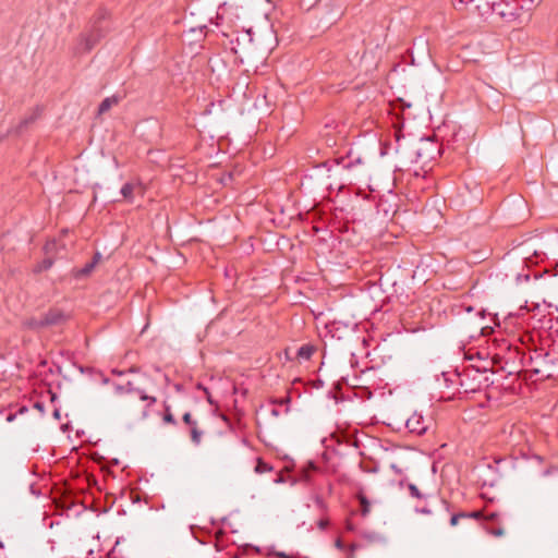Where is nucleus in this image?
I'll use <instances>...</instances> for the list:
<instances>
[{"mask_svg": "<svg viewBox=\"0 0 558 558\" xmlns=\"http://www.w3.org/2000/svg\"><path fill=\"white\" fill-rule=\"evenodd\" d=\"M408 489H409V493L410 495L413 497V498H417V499H423V498H426L421 492L420 489L417 488L416 485L414 484H409L408 485Z\"/></svg>", "mask_w": 558, "mask_h": 558, "instance_id": "6ab92c4d", "label": "nucleus"}, {"mask_svg": "<svg viewBox=\"0 0 558 558\" xmlns=\"http://www.w3.org/2000/svg\"><path fill=\"white\" fill-rule=\"evenodd\" d=\"M110 31L109 13L99 9L89 22V26L83 33L75 48L77 53L89 52Z\"/></svg>", "mask_w": 558, "mask_h": 558, "instance_id": "f257e3e1", "label": "nucleus"}, {"mask_svg": "<svg viewBox=\"0 0 558 558\" xmlns=\"http://www.w3.org/2000/svg\"><path fill=\"white\" fill-rule=\"evenodd\" d=\"M487 532L489 534H492L493 536H496V537H500V536H502L505 534V530L500 525V523L498 524V526L487 529Z\"/></svg>", "mask_w": 558, "mask_h": 558, "instance_id": "aec40b11", "label": "nucleus"}, {"mask_svg": "<svg viewBox=\"0 0 558 558\" xmlns=\"http://www.w3.org/2000/svg\"><path fill=\"white\" fill-rule=\"evenodd\" d=\"M313 353L314 348L312 345L304 344L298 350V357L302 360H310Z\"/></svg>", "mask_w": 558, "mask_h": 558, "instance_id": "4468645a", "label": "nucleus"}, {"mask_svg": "<svg viewBox=\"0 0 558 558\" xmlns=\"http://www.w3.org/2000/svg\"><path fill=\"white\" fill-rule=\"evenodd\" d=\"M112 373H113V374H117V375H119V376H122V375H124L126 372H125V371H117V369H113V371H112Z\"/></svg>", "mask_w": 558, "mask_h": 558, "instance_id": "7c9ffc66", "label": "nucleus"}, {"mask_svg": "<svg viewBox=\"0 0 558 558\" xmlns=\"http://www.w3.org/2000/svg\"><path fill=\"white\" fill-rule=\"evenodd\" d=\"M118 102L119 98L116 96L105 98L98 107V113L102 114L107 112L112 106L117 105Z\"/></svg>", "mask_w": 558, "mask_h": 558, "instance_id": "f8f14e48", "label": "nucleus"}, {"mask_svg": "<svg viewBox=\"0 0 558 558\" xmlns=\"http://www.w3.org/2000/svg\"><path fill=\"white\" fill-rule=\"evenodd\" d=\"M339 163L342 166L343 170L352 172L354 178L363 174L364 160L361 157L352 158V155L349 154L347 158H342Z\"/></svg>", "mask_w": 558, "mask_h": 558, "instance_id": "6e6552de", "label": "nucleus"}, {"mask_svg": "<svg viewBox=\"0 0 558 558\" xmlns=\"http://www.w3.org/2000/svg\"><path fill=\"white\" fill-rule=\"evenodd\" d=\"M52 265H53L52 258H49V257L45 258L36 265V267L34 268V271L41 272V271L48 270L52 267Z\"/></svg>", "mask_w": 558, "mask_h": 558, "instance_id": "dca6fc26", "label": "nucleus"}, {"mask_svg": "<svg viewBox=\"0 0 558 558\" xmlns=\"http://www.w3.org/2000/svg\"><path fill=\"white\" fill-rule=\"evenodd\" d=\"M128 372H129V373H134V372H136V369L132 367V368H130Z\"/></svg>", "mask_w": 558, "mask_h": 558, "instance_id": "f704fd0d", "label": "nucleus"}, {"mask_svg": "<svg viewBox=\"0 0 558 558\" xmlns=\"http://www.w3.org/2000/svg\"><path fill=\"white\" fill-rule=\"evenodd\" d=\"M53 415H54V417L58 418L60 416L59 410H54Z\"/></svg>", "mask_w": 558, "mask_h": 558, "instance_id": "473e14b6", "label": "nucleus"}, {"mask_svg": "<svg viewBox=\"0 0 558 558\" xmlns=\"http://www.w3.org/2000/svg\"><path fill=\"white\" fill-rule=\"evenodd\" d=\"M183 422L190 426L191 440L195 446L202 441L203 432L198 428L197 422L192 417L190 412L183 414Z\"/></svg>", "mask_w": 558, "mask_h": 558, "instance_id": "1a4fd4ad", "label": "nucleus"}, {"mask_svg": "<svg viewBox=\"0 0 558 558\" xmlns=\"http://www.w3.org/2000/svg\"><path fill=\"white\" fill-rule=\"evenodd\" d=\"M449 502L445 499L434 497L433 502L429 506H425L422 508H416V512L423 514H432L433 512L439 513L442 518H445L449 513Z\"/></svg>", "mask_w": 558, "mask_h": 558, "instance_id": "0eeeda50", "label": "nucleus"}, {"mask_svg": "<svg viewBox=\"0 0 558 558\" xmlns=\"http://www.w3.org/2000/svg\"><path fill=\"white\" fill-rule=\"evenodd\" d=\"M37 116H38V113L36 111V112L32 113L28 118H25L21 122L20 129H23V128L27 126L29 123H33L36 120Z\"/></svg>", "mask_w": 558, "mask_h": 558, "instance_id": "4be33fe9", "label": "nucleus"}, {"mask_svg": "<svg viewBox=\"0 0 558 558\" xmlns=\"http://www.w3.org/2000/svg\"><path fill=\"white\" fill-rule=\"evenodd\" d=\"M509 9V4L492 2V11L499 15L500 17L505 19L506 21H512L517 17V14Z\"/></svg>", "mask_w": 558, "mask_h": 558, "instance_id": "9d476101", "label": "nucleus"}, {"mask_svg": "<svg viewBox=\"0 0 558 558\" xmlns=\"http://www.w3.org/2000/svg\"><path fill=\"white\" fill-rule=\"evenodd\" d=\"M357 498L361 504V513L363 517H366L369 513L371 504L362 493L357 495Z\"/></svg>", "mask_w": 558, "mask_h": 558, "instance_id": "2eb2a0df", "label": "nucleus"}, {"mask_svg": "<svg viewBox=\"0 0 558 558\" xmlns=\"http://www.w3.org/2000/svg\"><path fill=\"white\" fill-rule=\"evenodd\" d=\"M270 555L277 557V558H294L291 555L286 554L284 551H271Z\"/></svg>", "mask_w": 558, "mask_h": 558, "instance_id": "5701e85b", "label": "nucleus"}, {"mask_svg": "<svg viewBox=\"0 0 558 558\" xmlns=\"http://www.w3.org/2000/svg\"><path fill=\"white\" fill-rule=\"evenodd\" d=\"M498 518H499V514L497 512H490L489 514H487L486 520L494 521L499 524L500 522L498 521Z\"/></svg>", "mask_w": 558, "mask_h": 558, "instance_id": "b1692460", "label": "nucleus"}, {"mask_svg": "<svg viewBox=\"0 0 558 558\" xmlns=\"http://www.w3.org/2000/svg\"><path fill=\"white\" fill-rule=\"evenodd\" d=\"M35 407H36L37 409H39V410H41V409H43V404H41V403H39V402H37V403L35 404Z\"/></svg>", "mask_w": 558, "mask_h": 558, "instance_id": "72a5a7b5", "label": "nucleus"}, {"mask_svg": "<svg viewBox=\"0 0 558 558\" xmlns=\"http://www.w3.org/2000/svg\"><path fill=\"white\" fill-rule=\"evenodd\" d=\"M270 413H271V415H272V416H275V417H278V416L280 415V412H279V411H278V409H276V408H272V409L270 410Z\"/></svg>", "mask_w": 558, "mask_h": 558, "instance_id": "cd10ccee", "label": "nucleus"}, {"mask_svg": "<svg viewBox=\"0 0 558 558\" xmlns=\"http://www.w3.org/2000/svg\"><path fill=\"white\" fill-rule=\"evenodd\" d=\"M336 547L339 548V549H342L343 548V543L341 539H337L336 541Z\"/></svg>", "mask_w": 558, "mask_h": 558, "instance_id": "c85d7f7f", "label": "nucleus"}, {"mask_svg": "<svg viewBox=\"0 0 558 558\" xmlns=\"http://www.w3.org/2000/svg\"><path fill=\"white\" fill-rule=\"evenodd\" d=\"M438 153L436 143L430 138H421L416 147V161L427 162L435 157Z\"/></svg>", "mask_w": 558, "mask_h": 558, "instance_id": "20e7f679", "label": "nucleus"}, {"mask_svg": "<svg viewBox=\"0 0 558 558\" xmlns=\"http://www.w3.org/2000/svg\"><path fill=\"white\" fill-rule=\"evenodd\" d=\"M462 518L463 519L466 518V512L453 513L450 518V525L456 526L458 524L459 520Z\"/></svg>", "mask_w": 558, "mask_h": 558, "instance_id": "412c9836", "label": "nucleus"}, {"mask_svg": "<svg viewBox=\"0 0 558 558\" xmlns=\"http://www.w3.org/2000/svg\"><path fill=\"white\" fill-rule=\"evenodd\" d=\"M428 420L422 414L413 413L405 422V426L410 433L423 435L428 428Z\"/></svg>", "mask_w": 558, "mask_h": 558, "instance_id": "423d86ee", "label": "nucleus"}, {"mask_svg": "<svg viewBox=\"0 0 558 558\" xmlns=\"http://www.w3.org/2000/svg\"><path fill=\"white\" fill-rule=\"evenodd\" d=\"M290 401V398L287 397V398H283V399H280V400H275L272 403L274 404H279V405H286L288 404Z\"/></svg>", "mask_w": 558, "mask_h": 558, "instance_id": "a878e982", "label": "nucleus"}, {"mask_svg": "<svg viewBox=\"0 0 558 558\" xmlns=\"http://www.w3.org/2000/svg\"><path fill=\"white\" fill-rule=\"evenodd\" d=\"M12 420H13V415H11V414H10V415L8 416V421H12Z\"/></svg>", "mask_w": 558, "mask_h": 558, "instance_id": "c9c22d12", "label": "nucleus"}, {"mask_svg": "<svg viewBox=\"0 0 558 558\" xmlns=\"http://www.w3.org/2000/svg\"><path fill=\"white\" fill-rule=\"evenodd\" d=\"M480 515H481L480 511L466 512V518L477 519V518H480Z\"/></svg>", "mask_w": 558, "mask_h": 558, "instance_id": "bb28decb", "label": "nucleus"}, {"mask_svg": "<svg viewBox=\"0 0 558 558\" xmlns=\"http://www.w3.org/2000/svg\"><path fill=\"white\" fill-rule=\"evenodd\" d=\"M100 258V253H96L90 262L86 263L84 267L75 271V277L82 278L88 276L94 270L96 265L99 263Z\"/></svg>", "mask_w": 558, "mask_h": 558, "instance_id": "9b49d317", "label": "nucleus"}, {"mask_svg": "<svg viewBox=\"0 0 558 558\" xmlns=\"http://www.w3.org/2000/svg\"><path fill=\"white\" fill-rule=\"evenodd\" d=\"M114 391L118 395H136L140 400L145 401L146 404L142 411V417L148 415V409L156 403L157 399L146 393V390L141 386L136 385L135 381L128 380L114 385Z\"/></svg>", "mask_w": 558, "mask_h": 558, "instance_id": "7ed1b4c3", "label": "nucleus"}, {"mask_svg": "<svg viewBox=\"0 0 558 558\" xmlns=\"http://www.w3.org/2000/svg\"><path fill=\"white\" fill-rule=\"evenodd\" d=\"M134 190H135V185L133 183H125L121 187L120 193H121V195L123 196L124 199H126L129 202H133Z\"/></svg>", "mask_w": 558, "mask_h": 558, "instance_id": "ddd939ff", "label": "nucleus"}, {"mask_svg": "<svg viewBox=\"0 0 558 558\" xmlns=\"http://www.w3.org/2000/svg\"><path fill=\"white\" fill-rule=\"evenodd\" d=\"M452 377L453 378L450 379L446 378V381L450 380L452 384L458 383L460 389L465 393L481 390L483 385L488 380L485 372H481L474 367L464 368L462 373H456Z\"/></svg>", "mask_w": 558, "mask_h": 558, "instance_id": "f03ea898", "label": "nucleus"}, {"mask_svg": "<svg viewBox=\"0 0 558 558\" xmlns=\"http://www.w3.org/2000/svg\"><path fill=\"white\" fill-rule=\"evenodd\" d=\"M271 470H272V468L268 463L263 461L260 458L257 459V463H256V466H255V472L256 473L262 474V473H265V472H269Z\"/></svg>", "mask_w": 558, "mask_h": 558, "instance_id": "a211bd4d", "label": "nucleus"}, {"mask_svg": "<svg viewBox=\"0 0 558 558\" xmlns=\"http://www.w3.org/2000/svg\"><path fill=\"white\" fill-rule=\"evenodd\" d=\"M163 422L167 423V424H171V425H177V420L174 418L172 412H171V409L169 405H165V413H163V417H162Z\"/></svg>", "mask_w": 558, "mask_h": 558, "instance_id": "f3484780", "label": "nucleus"}, {"mask_svg": "<svg viewBox=\"0 0 558 558\" xmlns=\"http://www.w3.org/2000/svg\"><path fill=\"white\" fill-rule=\"evenodd\" d=\"M355 548H356V545H355V544H351V545H350L351 556H350L349 558H354V557H353V551L355 550Z\"/></svg>", "mask_w": 558, "mask_h": 558, "instance_id": "c756f323", "label": "nucleus"}, {"mask_svg": "<svg viewBox=\"0 0 558 558\" xmlns=\"http://www.w3.org/2000/svg\"><path fill=\"white\" fill-rule=\"evenodd\" d=\"M65 319L64 314L60 310H50L38 320L29 323L31 327L43 328L46 326L59 325Z\"/></svg>", "mask_w": 558, "mask_h": 558, "instance_id": "39448f33", "label": "nucleus"}, {"mask_svg": "<svg viewBox=\"0 0 558 558\" xmlns=\"http://www.w3.org/2000/svg\"><path fill=\"white\" fill-rule=\"evenodd\" d=\"M329 522L328 520L326 519H322L317 522V526L320 529V530H325L327 526H328Z\"/></svg>", "mask_w": 558, "mask_h": 558, "instance_id": "393cba45", "label": "nucleus"}, {"mask_svg": "<svg viewBox=\"0 0 558 558\" xmlns=\"http://www.w3.org/2000/svg\"><path fill=\"white\" fill-rule=\"evenodd\" d=\"M473 0H459V3L460 4H469L470 2H472Z\"/></svg>", "mask_w": 558, "mask_h": 558, "instance_id": "2f4dec72", "label": "nucleus"}]
</instances>
